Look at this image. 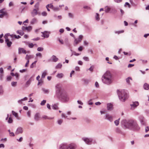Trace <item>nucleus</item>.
<instances>
[{
    "label": "nucleus",
    "mask_w": 149,
    "mask_h": 149,
    "mask_svg": "<svg viewBox=\"0 0 149 149\" xmlns=\"http://www.w3.org/2000/svg\"><path fill=\"white\" fill-rule=\"evenodd\" d=\"M99 14L98 13H96V15L95 16V19L97 21H99L100 20Z\"/></svg>",
    "instance_id": "nucleus-23"
},
{
    "label": "nucleus",
    "mask_w": 149,
    "mask_h": 149,
    "mask_svg": "<svg viewBox=\"0 0 149 149\" xmlns=\"http://www.w3.org/2000/svg\"><path fill=\"white\" fill-rule=\"evenodd\" d=\"M139 105V102L138 101L133 102L132 104H130L131 107V109H134L136 107Z\"/></svg>",
    "instance_id": "nucleus-8"
},
{
    "label": "nucleus",
    "mask_w": 149,
    "mask_h": 149,
    "mask_svg": "<svg viewBox=\"0 0 149 149\" xmlns=\"http://www.w3.org/2000/svg\"><path fill=\"white\" fill-rule=\"evenodd\" d=\"M37 22V19L36 18H34L31 21V24H34L36 23Z\"/></svg>",
    "instance_id": "nucleus-24"
},
{
    "label": "nucleus",
    "mask_w": 149,
    "mask_h": 149,
    "mask_svg": "<svg viewBox=\"0 0 149 149\" xmlns=\"http://www.w3.org/2000/svg\"><path fill=\"white\" fill-rule=\"evenodd\" d=\"M13 2H10L9 3V6L10 7H11V6H13Z\"/></svg>",
    "instance_id": "nucleus-63"
},
{
    "label": "nucleus",
    "mask_w": 149,
    "mask_h": 149,
    "mask_svg": "<svg viewBox=\"0 0 149 149\" xmlns=\"http://www.w3.org/2000/svg\"><path fill=\"white\" fill-rule=\"evenodd\" d=\"M104 119L110 122H112L113 120V117L108 113H106L104 116Z\"/></svg>",
    "instance_id": "nucleus-7"
},
{
    "label": "nucleus",
    "mask_w": 149,
    "mask_h": 149,
    "mask_svg": "<svg viewBox=\"0 0 149 149\" xmlns=\"http://www.w3.org/2000/svg\"><path fill=\"white\" fill-rule=\"evenodd\" d=\"M52 108L55 109H58V107L56 105H54L53 106Z\"/></svg>",
    "instance_id": "nucleus-53"
},
{
    "label": "nucleus",
    "mask_w": 149,
    "mask_h": 149,
    "mask_svg": "<svg viewBox=\"0 0 149 149\" xmlns=\"http://www.w3.org/2000/svg\"><path fill=\"white\" fill-rule=\"evenodd\" d=\"M12 113L13 115L15 116L17 118H18V115L17 113L13 111H12Z\"/></svg>",
    "instance_id": "nucleus-26"
},
{
    "label": "nucleus",
    "mask_w": 149,
    "mask_h": 149,
    "mask_svg": "<svg viewBox=\"0 0 149 149\" xmlns=\"http://www.w3.org/2000/svg\"><path fill=\"white\" fill-rule=\"evenodd\" d=\"M52 57L53 60L54 62H56L58 60V58H56V56L54 55Z\"/></svg>",
    "instance_id": "nucleus-27"
},
{
    "label": "nucleus",
    "mask_w": 149,
    "mask_h": 149,
    "mask_svg": "<svg viewBox=\"0 0 149 149\" xmlns=\"http://www.w3.org/2000/svg\"><path fill=\"white\" fill-rule=\"evenodd\" d=\"M88 104L89 105H92L93 104V102H92V100H90L88 101Z\"/></svg>",
    "instance_id": "nucleus-58"
},
{
    "label": "nucleus",
    "mask_w": 149,
    "mask_h": 149,
    "mask_svg": "<svg viewBox=\"0 0 149 149\" xmlns=\"http://www.w3.org/2000/svg\"><path fill=\"white\" fill-rule=\"evenodd\" d=\"M107 108L108 110H111L113 109V105L111 103H108L107 105Z\"/></svg>",
    "instance_id": "nucleus-14"
},
{
    "label": "nucleus",
    "mask_w": 149,
    "mask_h": 149,
    "mask_svg": "<svg viewBox=\"0 0 149 149\" xmlns=\"http://www.w3.org/2000/svg\"><path fill=\"white\" fill-rule=\"evenodd\" d=\"M143 87L144 89L146 90H148L149 89V85L147 83H145L144 84Z\"/></svg>",
    "instance_id": "nucleus-17"
},
{
    "label": "nucleus",
    "mask_w": 149,
    "mask_h": 149,
    "mask_svg": "<svg viewBox=\"0 0 149 149\" xmlns=\"http://www.w3.org/2000/svg\"><path fill=\"white\" fill-rule=\"evenodd\" d=\"M12 78V77L11 76H8L6 78V79L7 81H10L11 80Z\"/></svg>",
    "instance_id": "nucleus-51"
},
{
    "label": "nucleus",
    "mask_w": 149,
    "mask_h": 149,
    "mask_svg": "<svg viewBox=\"0 0 149 149\" xmlns=\"http://www.w3.org/2000/svg\"><path fill=\"white\" fill-rule=\"evenodd\" d=\"M63 76V74L62 73H60V74H58L57 75V77L59 78H62Z\"/></svg>",
    "instance_id": "nucleus-36"
},
{
    "label": "nucleus",
    "mask_w": 149,
    "mask_h": 149,
    "mask_svg": "<svg viewBox=\"0 0 149 149\" xmlns=\"http://www.w3.org/2000/svg\"><path fill=\"white\" fill-rule=\"evenodd\" d=\"M34 45H37L36 44L33 45L32 43H29L28 45L29 47L31 48H33Z\"/></svg>",
    "instance_id": "nucleus-39"
},
{
    "label": "nucleus",
    "mask_w": 149,
    "mask_h": 149,
    "mask_svg": "<svg viewBox=\"0 0 149 149\" xmlns=\"http://www.w3.org/2000/svg\"><path fill=\"white\" fill-rule=\"evenodd\" d=\"M104 9L105 12L107 13L109 12L111 10L110 8L108 6H107L105 7Z\"/></svg>",
    "instance_id": "nucleus-20"
},
{
    "label": "nucleus",
    "mask_w": 149,
    "mask_h": 149,
    "mask_svg": "<svg viewBox=\"0 0 149 149\" xmlns=\"http://www.w3.org/2000/svg\"><path fill=\"white\" fill-rule=\"evenodd\" d=\"M58 39L61 44H63V41L62 40L60 39L59 38H58Z\"/></svg>",
    "instance_id": "nucleus-54"
},
{
    "label": "nucleus",
    "mask_w": 149,
    "mask_h": 149,
    "mask_svg": "<svg viewBox=\"0 0 149 149\" xmlns=\"http://www.w3.org/2000/svg\"><path fill=\"white\" fill-rule=\"evenodd\" d=\"M83 38V36L81 35H80L79 37V38H78V39H79V40H80V41H81L82 39Z\"/></svg>",
    "instance_id": "nucleus-56"
},
{
    "label": "nucleus",
    "mask_w": 149,
    "mask_h": 149,
    "mask_svg": "<svg viewBox=\"0 0 149 149\" xmlns=\"http://www.w3.org/2000/svg\"><path fill=\"white\" fill-rule=\"evenodd\" d=\"M116 132L118 133H121V131L120 128L117 127L116 129Z\"/></svg>",
    "instance_id": "nucleus-32"
},
{
    "label": "nucleus",
    "mask_w": 149,
    "mask_h": 149,
    "mask_svg": "<svg viewBox=\"0 0 149 149\" xmlns=\"http://www.w3.org/2000/svg\"><path fill=\"white\" fill-rule=\"evenodd\" d=\"M36 55L37 56H39L40 58L42 57V54L40 53H38L36 54Z\"/></svg>",
    "instance_id": "nucleus-47"
},
{
    "label": "nucleus",
    "mask_w": 149,
    "mask_h": 149,
    "mask_svg": "<svg viewBox=\"0 0 149 149\" xmlns=\"http://www.w3.org/2000/svg\"><path fill=\"white\" fill-rule=\"evenodd\" d=\"M8 36H9L11 38H13V37H14L15 38H16V39L17 38V36L15 35L12 34V35H10L9 34V35H8Z\"/></svg>",
    "instance_id": "nucleus-34"
},
{
    "label": "nucleus",
    "mask_w": 149,
    "mask_h": 149,
    "mask_svg": "<svg viewBox=\"0 0 149 149\" xmlns=\"http://www.w3.org/2000/svg\"><path fill=\"white\" fill-rule=\"evenodd\" d=\"M14 76H16V77L17 79H18V77H19V74L18 73H16L15 74Z\"/></svg>",
    "instance_id": "nucleus-62"
},
{
    "label": "nucleus",
    "mask_w": 149,
    "mask_h": 149,
    "mask_svg": "<svg viewBox=\"0 0 149 149\" xmlns=\"http://www.w3.org/2000/svg\"><path fill=\"white\" fill-rule=\"evenodd\" d=\"M32 27L31 26H29L28 27L23 26L22 27V29L23 30H27L28 31H29L31 30Z\"/></svg>",
    "instance_id": "nucleus-13"
},
{
    "label": "nucleus",
    "mask_w": 149,
    "mask_h": 149,
    "mask_svg": "<svg viewBox=\"0 0 149 149\" xmlns=\"http://www.w3.org/2000/svg\"><path fill=\"white\" fill-rule=\"evenodd\" d=\"M8 122L10 123H12L13 122V120L11 117L9 118Z\"/></svg>",
    "instance_id": "nucleus-40"
},
{
    "label": "nucleus",
    "mask_w": 149,
    "mask_h": 149,
    "mask_svg": "<svg viewBox=\"0 0 149 149\" xmlns=\"http://www.w3.org/2000/svg\"><path fill=\"white\" fill-rule=\"evenodd\" d=\"M47 73L46 71H44L42 73V76H41V78H44L46 75H47Z\"/></svg>",
    "instance_id": "nucleus-30"
},
{
    "label": "nucleus",
    "mask_w": 149,
    "mask_h": 149,
    "mask_svg": "<svg viewBox=\"0 0 149 149\" xmlns=\"http://www.w3.org/2000/svg\"><path fill=\"white\" fill-rule=\"evenodd\" d=\"M130 79H131V80L132 79V78L131 77H128L126 79V81L127 82V83H128V84L130 83Z\"/></svg>",
    "instance_id": "nucleus-41"
},
{
    "label": "nucleus",
    "mask_w": 149,
    "mask_h": 149,
    "mask_svg": "<svg viewBox=\"0 0 149 149\" xmlns=\"http://www.w3.org/2000/svg\"><path fill=\"white\" fill-rule=\"evenodd\" d=\"M37 61H34L33 63H32L31 64V65L30 67L31 68H33V65H35L36 64V63L37 62Z\"/></svg>",
    "instance_id": "nucleus-44"
},
{
    "label": "nucleus",
    "mask_w": 149,
    "mask_h": 149,
    "mask_svg": "<svg viewBox=\"0 0 149 149\" xmlns=\"http://www.w3.org/2000/svg\"><path fill=\"white\" fill-rule=\"evenodd\" d=\"M63 120H62L61 119H60L58 120V123L59 124L61 125L63 122Z\"/></svg>",
    "instance_id": "nucleus-49"
},
{
    "label": "nucleus",
    "mask_w": 149,
    "mask_h": 149,
    "mask_svg": "<svg viewBox=\"0 0 149 149\" xmlns=\"http://www.w3.org/2000/svg\"><path fill=\"white\" fill-rule=\"evenodd\" d=\"M42 33L44 37L47 38L49 37V33L48 32L45 31L43 33L42 32Z\"/></svg>",
    "instance_id": "nucleus-18"
},
{
    "label": "nucleus",
    "mask_w": 149,
    "mask_h": 149,
    "mask_svg": "<svg viewBox=\"0 0 149 149\" xmlns=\"http://www.w3.org/2000/svg\"><path fill=\"white\" fill-rule=\"evenodd\" d=\"M3 91L1 86H0V95H2L3 94Z\"/></svg>",
    "instance_id": "nucleus-45"
},
{
    "label": "nucleus",
    "mask_w": 149,
    "mask_h": 149,
    "mask_svg": "<svg viewBox=\"0 0 149 149\" xmlns=\"http://www.w3.org/2000/svg\"><path fill=\"white\" fill-rule=\"evenodd\" d=\"M42 90L45 93H48L49 92V91L48 89H46L45 88H42Z\"/></svg>",
    "instance_id": "nucleus-37"
},
{
    "label": "nucleus",
    "mask_w": 149,
    "mask_h": 149,
    "mask_svg": "<svg viewBox=\"0 0 149 149\" xmlns=\"http://www.w3.org/2000/svg\"><path fill=\"white\" fill-rule=\"evenodd\" d=\"M29 63V61H27V62L25 65V67H27L28 66V65Z\"/></svg>",
    "instance_id": "nucleus-61"
},
{
    "label": "nucleus",
    "mask_w": 149,
    "mask_h": 149,
    "mask_svg": "<svg viewBox=\"0 0 149 149\" xmlns=\"http://www.w3.org/2000/svg\"><path fill=\"white\" fill-rule=\"evenodd\" d=\"M124 31L123 30L120 31H115L114 33L116 34H119L120 33H123Z\"/></svg>",
    "instance_id": "nucleus-31"
},
{
    "label": "nucleus",
    "mask_w": 149,
    "mask_h": 149,
    "mask_svg": "<svg viewBox=\"0 0 149 149\" xmlns=\"http://www.w3.org/2000/svg\"><path fill=\"white\" fill-rule=\"evenodd\" d=\"M119 120L120 118H119L118 119L114 121V123L116 125L118 126L119 125Z\"/></svg>",
    "instance_id": "nucleus-28"
},
{
    "label": "nucleus",
    "mask_w": 149,
    "mask_h": 149,
    "mask_svg": "<svg viewBox=\"0 0 149 149\" xmlns=\"http://www.w3.org/2000/svg\"><path fill=\"white\" fill-rule=\"evenodd\" d=\"M81 41H80V40H79L78 39H75L74 41V42L76 45H77Z\"/></svg>",
    "instance_id": "nucleus-29"
},
{
    "label": "nucleus",
    "mask_w": 149,
    "mask_h": 149,
    "mask_svg": "<svg viewBox=\"0 0 149 149\" xmlns=\"http://www.w3.org/2000/svg\"><path fill=\"white\" fill-rule=\"evenodd\" d=\"M62 66V65L61 63H58L56 66V68L57 69L61 68Z\"/></svg>",
    "instance_id": "nucleus-33"
},
{
    "label": "nucleus",
    "mask_w": 149,
    "mask_h": 149,
    "mask_svg": "<svg viewBox=\"0 0 149 149\" xmlns=\"http://www.w3.org/2000/svg\"><path fill=\"white\" fill-rule=\"evenodd\" d=\"M42 15L43 16H47V13L45 12V11H44L43 12H42Z\"/></svg>",
    "instance_id": "nucleus-52"
},
{
    "label": "nucleus",
    "mask_w": 149,
    "mask_h": 149,
    "mask_svg": "<svg viewBox=\"0 0 149 149\" xmlns=\"http://www.w3.org/2000/svg\"><path fill=\"white\" fill-rule=\"evenodd\" d=\"M83 47L82 46H80L78 48V50L79 51H81L83 50Z\"/></svg>",
    "instance_id": "nucleus-60"
},
{
    "label": "nucleus",
    "mask_w": 149,
    "mask_h": 149,
    "mask_svg": "<svg viewBox=\"0 0 149 149\" xmlns=\"http://www.w3.org/2000/svg\"><path fill=\"white\" fill-rule=\"evenodd\" d=\"M95 85L96 88H98L99 87V85L98 83L97 82H96L95 83Z\"/></svg>",
    "instance_id": "nucleus-55"
},
{
    "label": "nucleus",
    "mask_w": 149,
    "mask_h": 149,
    "mask_svg": "<svg viewBox=\"0 0 149 149\" xmlns=\"http://www.w3.org/2000/svg\"><path fill=\"white\" fill-rule=\"evenodd\" d=\"M76 146L74 143H72L67 145L66 144H62L60 146V149H75Z\"/></svg>",
    "instance_id": "nucleus-5"
},
{
    "label": "nucleus",
    "mask_w": 149,
    "mask_h": 149,
    "mask_svg": "<svg viewBox=\"0 0 149 149\" xmlns=\"http://www.w3.org/2000/svg\"><path fill=\"white\" fill-rule=\"evenodd\" d=\"M0 18H2L5 15H7V12L5 11L3 9L1 10H0Z\"/></svg>",
    "instance_id": "nucleus-9"
},
{
    "label": "nucleus",
    "mask_w": 149,
    "mask_h": 149,
    "mask_svg": "<svg viewBox=\"0 0 149 149\" xmlns=\"http://www.w3.org/2000/svg\"><path fill=\"white\" fill-rule=\"evenodd\" d=\"M117 93L120 100L122 102H125L129 97L127 92L124 90H122L121 91L118 90Z\"/></svg>",
    "instance_id": "nucleus-4"
},
{
    "label": "nucleus",
    "mask_w": 149,
    "mask_h": 149,
    "mask_svg": "<svg viewBox=\"0 0 149 149\" xmlns=\"http://www.w3.org/2000/svg\"><path fill=\"white\" fill-rule=\"evenodd\" d=\"M26 54V51L25 49L22 48H19L18 49V53L21 54V53Z\"/></svg>",
    "instance_id": "nucleus-11"
},
{
    "label": "nucleus",
    "mask_w": 149,
    "mask_h": 149,
    "mask_svg": "<svg viewBox=\"0 0 149 149\" xmlns=\"http://www.w3.org/2000/svg\"><path fill=\"white\" fill-rule=\"evenodd\" d=\"M9 34H7L5 35L4 38L6 43L8 47H10L12 44V42L9 40L10 37L8 36Z\"/></svg>",
    "instance_id": "nucleus-6"
},
{
    "label": "nucleus",
    "mask_w": 149,
    "mask_h": 149,
    "mask_svg": "<svg viewBox=\"0 0 149 149\" xmlns=\"http://www.w3.org/2000/svg\"><path fill=\"white\" fill-rule=\"evenodd\" d=\"M102 82L107 85L110 84L112 82L113 78L111 73L109 71H107L102 78Z\"/></svg>",
    "instance_id": "nucleus-3"
},
{
    "label": "nucleus",
    "mask_w": 149,
    "mask_h": 149,
    "mask_svg": "<svg viewBox=\"0 0 149 149\" xmlns=\"http://www.w3.org/2000/svg\"><path fill=\"white\" fill-rule=\"evenodd\" d=\"M32 58H33V56H32L31 55H29L28 54H27L25 57V59L27 61H29V60L30 59H31Z\"/></svg>",
    "instance_id": "nucleus-22"
},
{
    "label": "nucleus",
    "mask_w": 149,
    "mask_h": 149,
    "mask_svg": "<svg viewBox=\"0 0 149 149\" xmlns=\"http://www.w3.org/2000/svg\"><path fill=\"white\" fill-rule=\"evenodd\" d=\"M40 114L39 113H36L34 117V118L35 120H39L40 118Z\"/></svg>",
    "instance_id": "nucleus-19"
},
{
    "label": "nucleus",
    "mask_w": 149,
    "mask_h": 149,
    "mask_svg": "<svg viewBox=\"0 0 149 149\" xmlns=\"http://www.w3.org/2000/svg\"><path fill=\"white\" fill-rule=\"evenodd\" d=\"M17 84V82H11V85L13 86H16Z\"/></svg>",
    "instance_id": "nucleus-43"
},
{
    "label": "nucleus",
    "mask_w": 149,
    "mask_h": 149,
    "mask_svg": "<svg viewBox=\"0 0 149 149\" xmlns=\"http://www.w3.org/2000/svg\"><path fill=\"white\" fill-rule=\"evenodd\" d=\"M46 102V100H44L41 102L40 103V104L42 106L44 105H45V104Z\"/></svg>",
    "instance_id": "nucleus-46"
},
{
    "label": "nucleus",
    "mask_w": 149,
    "mask_h": 149,
    "mask_svg": "<svg viewBox=\"0 0 149 149\" xmlns=\"http://www.w3.org/2000/svg\"><path fill=\"white\" fill-rule=\"evenodd\" d=\"M56 87L58 88V90L56 91V94L59 98L64 102L68 101L69 98L66 91L64 89L60 88L59 84H57Z\"/></svg>",
    "instance_id": "nucleus-2"
},
{
    "label": "nucleus",
    "mask_w": 149,
    "mask_h": 149,
    "mask_svg": "<svg viewBox=\"0 0 149 149\" xmlns=\"http://www.w3.org/2000/svg\"><path fill=\"white\" fill-rule=\"evenodd\" d=\"M114 1L116 3H119L121 2L122 0H114Z\"/></svg>",
    "instance_id": "nucleus-50"
},
{
    "label": "nucleus",
    "mask_w": 149,
    "mask_h": 149,
    "mask_svg": "<svg viewBox=\"0 0 149 149\" xmlns=\"http://www.w3.org/2000/svg\"><path fill=\"white\" fill-rule=\"evenodd\" d=\"M43 82V80L41 78L39 81L38 84V85H39L40 84H42Z\"/></svg>",
    "instance_id": "nucleus-38"
},
{
    "label": "nucleus",
    "mask_w": 149,
    "mask_h": 149,
    "mask_svg": "<svg viewBox=\"0 0 149 149\" xmlns=\"http://www.w3.org/2000/svg\"><path fill=\"white\" fill-rule=\"evenodd\" d=\"M83 139L86 143L88 144H90L92 143V140L91 139L85 138H83Z\"/></svg>",
    "instance_id": "nucleus-10"
},
{
    "label": "nucleus",
    "mask_w": 149,
    "mask_h": 149,
    "mask_svg": "<svg viewBox=\"0 0 149 149\" xmlns=\"http://www.w3.org/2000/svg\"><path fill=\"white\" fill-rule=\"evenodd\" d=\"M127 5L128 6V7L129 8H130L131 7V6H130V5L127 2H126L125 3V4H124V6L125 7H126Z\"/></svg>",
    "instance_id": "nucleus-42"
},
{
    "label": "nucleus",
    "mask_w": 149,
    "mask_h": 149,
    "mask_svg": "<svg viewBox=\"0 0 149 149\" xmlns=\"http://www.w3.org/2000/svg\"><path fill=\"white\" fill-rule=\"evenodd\" d=\"M93 70V67L92 66H91L89 69L87 70H89L91 72H92Z\"/></svg>",
    "instance_id": "nucleus-57"
},
{
    "label": "nucleus",
    "mask_w": 149,
    "mask_h": 149,
    "mask_svg": "<svg viewBox=\"0 0 149 149\" xmlns=\"http://www.w3.org/2000/svg\"><path fill=\"white\" fill-rule=\"evenodd\" d=\"M120 123L122 127L125 129H128L134 132H137L140 129V127L135 120L123 119Z\"/></svg>",
    "instance_id": "nucleus-1"
},
{
    "label": "nucleus",
    "mask_w": 149,
    "mask_h": 149,
    "mask_svg": "<svg viewBox=\"0 0 149 149\" xmlns=\"http://www.w3.org/2000/svg\"><path fill=\"white\" fill-rule=\"evenodd\" d=\"M139 120L140 121L141 123V124L142 125H143V117L142 116H140L139 117Z\"/></svg>",
    "instance_id": "nucleus-21"
},
{
    "label": "nucleus",
    "mask_w": 149,
    "mask_h": 149,
    "mask_svg": "<svg viewBox=\"0 0 149 149\" xmlns=\"http://www.w3.org/2000/svg\"><path fill=\"white\" fill-rule=\"evenodd\" d=\"M23 132L22 128L21 127H18L17 130L15 134H22Z\"/></svg>",
    "instance_id": "nucleus-12"
},
{
    "label": "nucleus",
    "mask_w": 149,
    "mask_h": 149,
    "mask_svg": "<svg viewBox=\"0 0 149 149\" xmlns=\"http://www.w3.org/2000/svg\"><path fill=\"white\" fill-rule=\"evenodd\" d=\"M17 33L19 34L21 36H22L24 34V32L22 31H21L20 30H18L17 31Z\"/></svg>",
    "instance_id": "nucleus-25"
},
{
    "label": "nucleus",
    "mask_w": 149,
    "mask_h": 149,
    "mask_svg": "<svg viewBox=\"0 0 149 149\" xmlns=\"http://www.w3.org/2000/svg\"><path fill=\"white\" fill-rule=\"evenodd\" d=\"M38 10L34 9L31 12V14L33 17H34L38 14Z\"/></svg>",
    "instance_id": "nucleus-16"
},
{
    "label": "nucleus",
    "mask_w": 149,
    "mask_h": 149,
    "mask_svg": "<svg viewBox=\"0 0 149 149\" xmlns=\"http://www.w3.org/2000/svg\"><path fill=\"white\" fill-rule=\"evenodd\" d=\"M149 36V33H147V34H145L144 35V37L145 38H147L148 36Z\"/></svg>",
    "instance_id": "nucleus-64"
},
{
    "label": "nucleus",
    "mask_w": 149,
    "mask_h": 149,
    "mask_svg": "<svg viewBox=\"0 0 149 149\" xmlns=\"http://www.w3.org/2000/svg\"><path fill=\"white\" fill-rule=\"evenodd\" d=\"M54 117H49L46 115H43L41 118L43 120H46V119H49V120H52L54 119Z\"/></svg>",
    "instance_id": "nucleus-15"
},
{
    "label": "nucleus",
    "mask_w": 149,
    "mask_h": 149,
    "mask_svg": "<svg viewBox=\"0 0 149 149\" xmlns=\"http://www.w3.org/2000/svg\"><path fill=\"white\" fill-rule=\"evenodd\" d=\"M46 7H49L50 8L53 9V6L52 4H48L46 6Z\"/></svg>",
    "instance_id": "nucleus-35"
},
{
    "label": "nucleus",
    "mask_w": 149,
    "mask_h": 149,
    "mask_svg": "<svg viewBox=\"0 0 149 149\" xmlns=\"http://www.w3.org/2000/svg\"><path fill=\"white\" fill-rule=\"evenodd\" d=\"M37 50L38 51H42L43 50V48L42 47H39L37 48Z\"/></svg>",
    "instance_id": "nucleus-48"
},
{
    "label": "nucleus",
    "mask_w": 149,
    "mask_h": 149,
    "mask_svg": "<svg viewBox=\"0 0 149 149\" xmlns=\"http://www.w3.org/2000/svg\"><path fill=\"white\" fill-rule=\"evenodd\" d=\"M83 59H84L86 61H88L89 58L88 57H83Z\"/></svg>",
    "instance_id": "nucleus-59"
}]
</instances>
